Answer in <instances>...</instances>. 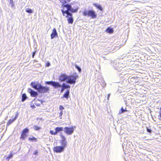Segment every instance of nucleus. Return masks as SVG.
I'll return each instance as SVG.
<instances>
[{
	"label": "nucleus",
	"instance_id": "obj_28",
	"mask_svg": "<svg viewBox=\"0 0 161 161\" xmlns=\"http://www.w3.org/2000/svg\"><path fill=\"white\" fill-rule=\"evenodd\" d=\"M50 133L52 135H55L57 134V132H56V131L54 132L52 130H50Z\"/></svg>",
	"mask_w": 161,
	"mask_h": 161
},
{
	"label": "nucleus",
	"instance_id": "obj_16",
	"mask_svg": "<svg viewBox=\"0 0 161 161\" xmlns=\"http://www.w3.org/2000/svg\"><path fill=\"white\" fill-rule=\"evenodd\" d=\"M17 117V116H16V117L14 119H10L8 121V122L7 123V125H9L10 124H11L12 123H13L16 119Z\"/></svg>",
	"mask_w": 161,
	"mask_h": 161
},
{
	"label": "nucleus",
	"instance_id": "obj_2",
	"mask_svg": "<svg viewBox=\"0 0 161 161\" xmlns=\"http://www.w3.org/2000/svg\"><path fill=\"white\" fill-rule=\"evenodd\" d=\"M78 78L77 74L74 73L71 75H67L65 74L61 75L59 78L61 81H66L67 83L70 84H74L76 82V79Z\"/></svg>",
	"mask_w": 161,
	"mask_h": 161
},
{
	"label": "nucleus",
	"instance_id": "obj_32",
	"mask_svg": "<svg viewBox=\"0 0 161 161\" xmlns=\"http://www.w3.org/2000/svg\"><path fill=\"white\" fill-rule=\"evenodd\" d=\"M147 131L148 132H149L150 133H151L152 132V130L150 129H148V128H147Z\"/></svg>",
	"mask_w": 161,
	"mask_h": 161
},
{
	"label": "nucleus",
	"instance_id": "obj_17",
	"mask_svg": "<svg viewBox=\"0 0 161 161\" xmlns=\"http://www.w3.org/2000/svg\"><path fill=\"white\" fill-rule=\"evenodd\" d=\"M127 110H126V109L125 108V109H124L123 107H122L121 109V110L119 111V114H121L124 113L125 112L127 111Z\"/></svg>",
	"mask_w": 161,
	"mask_h": 161
},
{
	"label": "nucleus",
	"instance_id": "obj_9",
	"mask_svg": "<svg viewBox=\"0 0 161 161\" xmlns=\"http://www.w3.org/2000/svg\"><path fill=\"white\" fill-rule=\"evenodd\" d=\"M28 91L31 94V96L32 97H36L38 95V93L37 92H35L31 89H28Z\"/></svg>",
	"mask_w": 161,
	"mask_h": 161
},
{
	"label": "nucleus",
	"instance_id": "obj_14",
	"mask_svg": "<svg viewBox=\"0 0 161 161\" xmlns=\"http://www.w3.org/2000/svg\"><path fill=\"white\" fill-rule=\"evenodd\" d=\"M62 146L64 149L66 147L67 145V142L66 141L60 142Z\"/></svg>",
	"mask_w": 161,
	"mask_h": 161
},
{
	"label": "nucleus",
	"instance_id": "obj_23",
	"mask_svg": "<svg viewBox=\"0 0 161 161\" xmlns=\"http://www.w3.org/2000/svg\"><path fill=\"white\" fill-rule=\"evenodd\" d=\"M61 142L66 141V139L64 136L61 135Z\"/></svg>",
	"mask_w": 161,
	"mask_h": 161
},
{
	"label": "nucleus",
	"instance_id": "obj_22",
	"mask_svg": "<svg viewBox=\"0 0 161 161\" xmlns=\"http://www.w3.org/2000/svg\"><path fill=\"white\" fill-rule=\"evenodd\" d=\"M26 12L29 13H33V11L31 9L28 8L26 9Z\"/></svg>",
	"mask_w": 161,
	"mask_h": 161
},
{
	"label": "nucleus",
	"instance_id": "obj_25",
	"mask_svg": "<svg viewBox=\"0 0 161 161\" xmlns=\"http://www.w3.org/2000/svg\"><path fill=\"white\" fill-rule=\"evenodd\" d=\"M40 129H41L40 127L37 126L35 125L34 126V129L35 130H40Z\"/></svg>",
	"mask_w": 161,
	"mask_h": 161
},
{
	"label": "nucleus",
	"instance_id": "obj_13",
	"mask_svg": "<svg viewBox=\"0 0 161 161\" xmlns=\"http://www.w3.org/2000/svg\"><path fill=\"white\" fill-rule=\"evenodd\" d=\"M63 128L62 127H57L55 128V130L56 132H57V134L58 132L63 130Z\"/></svg>",
	"mask_w": 161,
	"mask_h": 161
},
{
	"label": "nucleus",
	"instance_id": "obj_18",
	"mask_svg": "<svg viewBox=\"0 0 161 161\" xmlns=\"http://www.w3.org/2000/svg\"><path fill=\"white\" fill-rule=\"evenodd\" d=\"M94 5L95 6V7H97V8L99 9V10H102V8L100 5L97 4H94Z\"/></svg>",
	"mask_w": 161,
	"mask_h": 161
},
{
	"label": "nucleus",
	"instance_id": "obj_10",
	"mask_svg": "<svg viewBox=\"0 0 161 161\" xmlns=\"http://www.w3.org/2000/svg\"><path fill=\"white\" fill-rule=\"evenodd\" d=\"M62 88L61 90V92H63L65 89L67 88L69 89L70 86L69 85H66L65 83H63L62 86H61Z\"/></svg>",
	"mask_w": 161,
	"mask_h": 161
},
{
	"label": "nucleus",
	"instance_id": "obj_12",
	"mask_svg": "<svg viewBox=\"0 0 161 161\" xmlns=\"http://www.w3.org/2000/svg\"><path fill=\"white\" fill-rule=\"evenodd\" d=\"M40 84H36L35 82H32L31 83V86L34 88L38 90V86H40Z\"/></svg>",
	"mask_w": 161,
	"mask_h": 161
},
{
	"label": "nucleus",
	"instance_id": "obj_31",
	"mask_svg": "<svg viewBox=\"0 0 161 161\" xmlns=\"http://www.w3.org/2000/svg\"><path fill=\"white\" fill-rule=\"evenodd\" d=\"M59 109L60 110H61V111H62V110L64 109V108L63 107V106L61 105H60L59 107Z\"/></svg>",
	"mask_w": 161,
	"mask_h": 161
},
{
	"label": "nucleus",
	"instance_id": "obj_29",
	"mask_svg": "<svg viewBox=\"0 0 161 161\" xmlns=\"http://www.w3.org/2000/svg\"><path fill=\"white\" fill-rule=\"evenodd\" d=\"M10 4H11L12 7H13L14 6V4L13 0H10Z\"/></svg>",
	"mask_w": 161,
	"mask_h": 161
},
{
	"label": "nucleus",
	"instance_id": "obj_34",
	"mask_svg": "<svg viewBox=\"0 0 161 161\" xmlns=\"http://www.w3.org/2000/svg\"><path fill=\"white\" fill-rule=\"evenodd\" d=\"M35 53H36L35 52L33 53V54H32V57L33 58L34 57V56L35 54Z\"/></svg>",
	"mask_w": 161,
	"mask_h": 161
},
{
	"label": "nucleus",
	"instance_id": "obj_38",
	"mask_svg": "<svg viewBox=\"0 0 161 161\" xmlns=\"http://www.w3.org/2000/svg\"><path fill=\"white\" fill-rule=\"evenodd\" d=\"M50 63H48V64H47V66H50Z\"/></svg>",
	"mask_w": 161,
	"mask_h": 161
},
{
	"label": "nucleus",
	"instance_id": "obj_37",
	"mask_svg": "<svg viewBox=\"0 0 161 161\" xmlns=\"http://www.w3.org/2000/svg\"><path fill=\"white\" fill-rule=\"evenodd\" d=\"M63 114L62 111H61L59 114L60 116H61L63 115Z\"/></svg>",
	"mask_w": 161,
	"mask_h": 161
},
{
	"label": "nucleus",
	"instance_id": "obj_20",
	"mask_svg": "<svg viewBox=\"0 0 161 161\" xmlns=\"http://www.w3.org/2000/svg\"><path fill=\"white\" fill-rule=\"evenodd\" d=\"M106 31L107 32L109 33H112L113 31V29L111 28L110 27H108L107 29L106 30Z\"/></svg>",
	"mask_w": 161,
	"mask_h": 161
},
{
	"label": "nucleus",
	"instance_id": "obj_19",
	"mask_svg": "<svg viewBox=\"0 0 161 161\" xmlns=\"http://www.w3.org/2000/svg\"><path fill=\"white\" fill-rule=\"evenodd\" d=\"M22 101L24 102L27 98V96L25 94H23L22 95Z\"/></svg>",
	"mask_w": 161,
	"mask_h": 161
},
{
	"label": "nucleus",
	"instance_id": "obj_21",
	"mask_svg": "<svg viewBox=\"0 0 161 161\" xmlns=\"http://www.w3.org/2000/svg\"><path fill=\"white\" fill-rule=\"evenodd\" d=\"M60 2L63 3L69 2L70 0H59Z\"/></svg>",
	"mask_w": 161,
	"mask_h": 161
},
{
	"label": "nucleus",
	"instance_id": "obj_1",
	"mask_svg": "<svg viewBox=\"0 0 161 161\" xmlns=\"http://www.w3.org/2000/svg\"><path fill=\"white\" fill-rule=\"evenodd\" d=\"M63 7V9L62 10V12L64 16L67 18V20L69 24H72L73 22V19L72 15L69 12V11L72 13H75L78 10V7L75 3L72 4L71 5L69 4H67L62 6Z\"/></svg>",
	"mask_w": 161,
	"mask_h": 161
},
{
	"label": "nucleus",
	"instance_id": "obj_6",
	"mask_svg": "<svg viewBox=\"0 0 161 161\" xmlns=\"http://www.w3.org/2000/svg\"><path fill=\"white\" fill-rule=\"evenodd\" d=\"M49 90V88L46 86H43L41 85H40L38 86V91L40 92L44 93L47 92Z\"/></svg>",
	"mask_w": 161,
	"mask_h": 161
},
{
	"label": "nucleus",
	"instance_id": "obj_35",
	"mask_svg": "<svg viewBox=\"0 0 161 161\" xmlns=\"http://www.w3.org/2000/svg\"><path fill=\"white\" fill-rule=\"evenodd\" d=\"M110 93H109L108 95V97H107L108 100H109V97L110 96Z\"/></svg>",
	"mask_w": 161,
	"mask_h": 161
},
{
	"label": "nucleus",
	"instance_id": "obj_8",
	"mask_svg": "<svg viewBox=\"0 0 161 161\" xmlns=\"http://www.w3.org/2000/svg\"><path fill=\"white\" fill-rule=\"evenodd\" d=\"M29 132V130L27 128H25L24 129L22 132V134L21 135V138L22 139H25L26 136V134L28 133Z\"/></svg>",
	"mask_w": 161,
	"mask_h": 161
},
{
	"label": "nucleus",
	"instance_id": "obj_15",
	"mask_svg": "<svg viewBox=\"0 0 161 161\" xmlns=\"http://www.w3.org/2000/svg\"><path fill=\"white\" fill-rule=\"evenodd\" d=\"M69 93V90H68L67 92L64 94L63 95V97L68 98Z\"/></svg>",
	"mask_w": 161,
	"mask_h": 161
},
{
	"label": "nucleus",
	"instance_id": "obj_30",
	"mask_svg": "<svg viewBox=\"0 0 161 161\" xmlns=\"http://www.w3.org/2000/svg\"><path fill=\"white\" fill-rule=\"evenodd\" d=\"M13 157V154L12 153H11L9 156L7 158V159H8V160H9V158H12Z\"/></svg>",
	"mask_w": 161,
	"mask_h": 161
},
{
	"label": "nucleus",
	"instance_id": "obj_5",
	"mask_svg": "<svg viewBox=\"0 0 161 161\" xmlns=\"http://www.w3.org/2000/svg\"><path fill=\"white\" fill-rule=\"evenodd\" d=\"M64 131L67 134L71 135L74 132V128L73 126L71 127H65L64 128Z\"/></svg>",
	"mask_w": 161,
	"mask_h": 161
},
{
	"label": "nucleus",
	"instance_id": "obj_24",
	"mask_svg": "<svg viewBox=\"0 0 161 161\" xmlns=\"http://www.w3.org/2000/svg\"><path fill=\"white\" fill-rule=\"evenodd\" d=\"M30 107L33 109L35 108L36 107L34 104L33 101H32V102L31 103Z\"/></svg>",
	"mask_w": 161,
	"mask_h": 161
},
{
	"label": "nucleus",
	"instance_id": "obj_27",
	"mask_svg": "<svg viewBox=\"0 0 161 161\" xmlns=\"http://www.w3.org/2000/svg\"><path fill=\"white\" fill-rule=\"evenodd\" d=\"M75 67L77 69H78V71L80 72L81 71V68L79 67L78 65H75Z\"/></svg>",
	"mask_w": 161,
	"mask_h": 161
},
{
	"label": "nucleus",
	"instance_id": "obj_26",
	"mask_svg": "<svg viewBox=\"0 0 161 161\" xmlns=\"http://www.w3.org/2000/svg\"><path fill=\"white\" fill-rule=\"evenodd\" d=\"M29 140H31V141H33L34 142H36V139L34 137H33L32 138H29Z\"/></svg>",
	"mask_w": 161,
	"mask_h": 161
},
{
	"label": "nucleus",
	"instance_id": "obj_33",
	"mask_svg": "<svg viewBox=\"0 0 161 161\" xmlns=\"http://www.w3.org/2000/svg\"><path fill=\"white\" fill-rule=\"evenodd\" d=\"M38 153V152L37 151H35L34 152V153H33V154L34 155H36Z\"/></svg>",
	"mask_w": 161,
	"mask_h": 161
},
{
	"label": "nucleus",
	"instance_id": "obj_3",
	"mask_svg": "<svg viewBox=\"0 0 161 161\" xmlns=\"http://www.w3.org/2000/svg\"><path fill=\"white\" fill-rule=\"evenodd\" d=\"M83 15L84 16H88L91 17L92 19L95 18L96 17L97 15L95 12L93 10H86L84 11L83 13Z\"/></svg>",
	"mask_w": 161,
	"mask_h": 161
},
{
	"label": "nucleus",
	"instance_id": "obj_7",
	"mask_svg": "<svg viewBox=\"0 0 161 161\" xmlns=\"http://www.w3.org/2000/svg\"><path fill=\"white\" fill-rule=\"evenodd\" d=\"M64 149L62 147L60 146H57L54 147L53 151L57 153H60L63 152Z\"/></svg>",
	"mask_w": 161,
	"mask_h": 161
},
{
	"label": "nucleus",
	"instance_id": "obj_4",
	"mask_svg": "<svg viewBox=\"0 0 161 161\" xmlns=\"http://www.w3.org/2000/svg\"><path fill=\"white\" fill-rule=\"evenodd\" d=\"M46 83L47 85H51L55 88L61 87V85L58 82L53 81H50L46 82Z\"/></svg>",
	"mask_w": 161,
	"mask_h": 161
},
{
	"label": "nucleus",
	"instance_id": "obj_36",
	"mask_svg": "<svg viewBox=\"0 0 161 161\" xmlns=\"http://www.w3.org/2000/svg\"><path fill=\"white\" fill-rule=\"evenodd\" d=\"M159 116H160L159 119L160 120H161V112H159Z\"/></svg>",
	"mask_w": 161,
	"mask_h": 161
},
{
	"label": "nucleus",
	"instance_id": "obj_11",
	"mask_svg": "<svg viewBox=\"0 0 161 161\" xmlns=\"http://www.w3.org/2000/svg\"><path fill=\"white\" fill-rule=\"evenodd\" d=\"M56 36H58V34L56 29L54 28L51 35V38L53 39Z\"/></svg>",
	"mask_w": 161,
	"mask_h": 161
}]
</instances>
